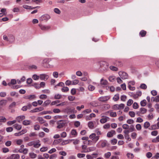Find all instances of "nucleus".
Returning <instances> with one entry per match:
<instances>
[{"instance_id": "obj_31", "label": "nucleus", "mask_w": 159, "mask_h": 159, "mask_svg": "<svg viewBox=\"0 0 159 159\" xmlns=\"http://www.w3.org/2000/svg\"><path fill=\"white\" fill-rule=\"evenodd\" d=\"M110 69L114 71H117L118 70V69L116 67L114 66H110Z\"/></svg>"}, {"instance_id": "obj_20", "label": "nucleus", "mask_w": 159, "mask_h": 159, "mask_svg": "<svg viewBox=\"0 0 159 159\" xmlns=\"http://www.w3.org/2000/svg\"><path fill=\"white\" fill-rule=\"evenodd\" d=\"M108 81L106 80H104L103 78L101 79L100 80V84L101 85H106L107 84Z\"/></svg>"}, {"instance_id": "obj_4", "label": "nucleus", "mask_w": 159, "mask_h": 159, "mask_svg": "<svg viewBox=\"0 0 159 159\" xmlns=\"http://www.w3.org/2000/svg\"><path fill=\"white\" fill-rule=\"evenodd\" d=\"M65 120H61L58 121L57 122V124L58 125L57 126V128L58 129L62 128L64 125Z\"/></svg>"}, {"instance_id": "obj_61", "label": "nucleus", "mask_w": 159, "mask_h": 159, "mask_svg": "<svg viewBox=\"0 0 159 159\" xmlns=\"http://www.w3.org/2000/svg\"><path fill=\"white\" fill-rule=\"evenodd\" d=\"M99 136H96L95 137V138H94L93 140L94 142L95 143H96L99 139Z\"/></svg>"}, {"instance_id": "obj_63", "label": "nucleus", "mask_w": 159, "mask_h": 159, "mask_svg": "<svg viewBox=\"0 0 159 159\" xmlns=\"http://www.w3.org/2000/svg\"><path fill=\"white\" fill-rule=\"evenodd\" d=\"M54 11L57 14H60L61 13L60 11L57 8H55L54 9Z\"/></svg>"}, {"instance_id": "obj_16", "label": "nucleus", "mask_w": 159, "mask_h": 159, "mask_svg": "<svg viewBox=\"0 0 159 159\" xmlns=\"http://www.w3.org/2000/svg\"><path fill=\"white\" fill-rule=\"evenodd\" d=\"M7 103V101L6 100H2L0 101V107L1 108L3 106H5Z\"/></svg>"}, {"instance_id": "obj_26", "label": "nucleus", "mask_w": 159, "mask_h": 159, "mask_svg": "<svg viewBox=\"0 0 159 159\" xmlns=\"http://www.w3.org/2000/svg\"><path fill=\"white\" fill-rule=\"evenodd\" d=\"M146 101L145 99H144L140 103L141 106L142 107L145 106L146 105Z\"/></svg>"}, {"instance_id": "obj_52", "label": "nucleus", "mask_w": 159, "mask_h": 159, "mask_svg": "<svg viewBox=\"0 0 159 159\" xmlns=\"http://www.w3.org/2000/svg\"><path fill=\"white\" fill-rule=\"evenodd\" d=\"M136 128L138 130H140L141 129V126L140 124H137L136 125Z\"/></svg>"}, {"instance_id": "obj_64", "label": "nucleus", "mask_w": 159, "mask_h": 159, "mask_svg": "<svg viewBox=\"0 0 159 159\" xmlns=\"http://www.w3.org/2000/svg\"><path fill=\"white\" fill-rule=\"evenodd\" d=\"M58 73L57 71H54L53 73V75L54 78H57L58 77Z\"/></svg>"}, {"instance_id": "obj_18", "label": "nucleus", "mask_w": 159, "mask_h": 159, "mask_svg": "<svg viewBox=\"0 0 159 159\" xmlns=\"http://www.w3.org/2000/svg\"><path fill=\"white\" fill-rule=\"evenodd\" d=\"M3 39L5 40H6V41H9L10 42V43H11L12 42L13 40H14V37L13 36H12L11 37V40H10L5 35H3Z\"/></svg>"}, {"instance_id": "obj_24", "label": "nucleus", "mask_w": 159, "mask_h": 159, "mask_svg": "<svg viewBox=\"0 0 159 159\" xmlns=\"http://www.w3.org/2000/svg\"><path fill=\"white\" fill-rule=\"evenodd\" d=\"M31 121L28 120H25L23 122V124L25 125H30Z\"/></svg>"}, {"instance_id": "obj_34", "label": "nucleus", "mask_w": 159, "mask_h": 159, "mask_svg": "<svg viewBox=\"0 0 159 159\" xmlns=\"http://www.w3.org/2000/svg\"><path fill=\"white\" fill-rule=\"evenodd\" d=\"M16 105V103L15 102H13L9 106V108L10 109H11L15 107Z\"/></svg>"}, {"instance_id": "obj_32", "label": "nucleus", "mask_w": 159, "mask_h": 159, "mask_svg": "<svg viewBox=\"0 0 159 159\" xmlns=\"http://www.w3.org/2000/svg\"><path fill=\"white\" fill-rule=\"evenodd\" d=\"M32 1L35 2L37 4L39 5L40 3L42 2V0H32Z\"/></svg>"}, {"instance_id": "obj_41", "label": "nucleus", "mask_w": 159, "mask_h": 159, "mask_svg": "<svg viewBox=\"0 0 159 159\" xmlns=\"http://www.w3.org/2000/svg\"><path fill=\"white\" fill-rule=\"evenodd\" d=\"M150 124L148 122H146L144 124V127L145 129L148 128L150 126Z\"/></svg>"}, {"instance_id": "obj_6", "label": "nucleus", "mask_w": 159, "mask_h": 159, "mask_svg": "<svg viewBox=\"0 0 159 159\" xmlns=\"http://www.w3.org/2000/svg\"><path fill=\"white\" fill-rule=\"evenodd\" d=\"M50 18V16L48 14H45L42 15L40 17V20H42L47 21Z\"/></svg>"}, {"instance_id": "obj_28", "label": "nucleus", "mask_w": 159, "mask_h": 159, "mask_svg": "<svg viewBox=\"0 0 159 159\" xmlns=\"http://www.w3.org/2000/svg\"><path fill=\"white\" fill-rule=\"evenodd\" d=\"M152 142L153 143H155L159 142V136H157L156 138L152 139Z\"/></svg>"}, {"instance_id": "obj_55", "label": "nucleus", "mask_w": 159, "mask_h": 159, "mask_svg": "<svg viewBox=\"0 0 159 159\" xmlns=\"http://www.w3.org/2000/svg\"><path fill=\"white\" fill-rule=\"evenodd\" d=\"M40 126L38 125H35L34 126V129L35 130H39Z\"/></svg>"}, {"instance_id": "obj_49", "label": "nucleus", "mask_w": 159, "mask_h": 159, "mask_svg": "<svg viewBox=\"0 0 159 159\" xmlns=\"http://www.w3.org/2000/svg\"><path fill=\"white\" fill-rule=\"evenodd\" d=\"M129 115L132 117H134L135 116V113L133 111H130L129 112Z\"/></svg>"}, {"instance_id": "obj_1", "label": "nucleus", "mask_w": 159, "mask_h": 159, "mask_svg": "<svg viewBox=\"0 0 159 159\" xmlns=\"http://www.w3.org/2000/svg\"><path fill=\"white\" fill-rule=\"evenodd\" d=\"M107 141L106 140H101L96 145L98 148H104L106 147L107 144Z\"/></svg>"}, {"instance_id": "obj_54", "label": "nucleus", "mask_w": 159, "mask_h": 159, "mask_svg": "<svg viewBox=\"0 0 159 159\" xmlns=\"http://www.w3.org/2000/svg\"><path fill=\"white\" fill-rule=\"evenodd\" d=\"M85 156V154L83 153H78L77 154V157L80 158H82L84 157Z\"/></svg>"}, {"instance_id": "obj_60", "label": "nucleus", "mask_w": 159, "mask_h": 159, "mask_svg": "<svg viewBox=\"0 0 159 159\" xmlns=\"http://www.w3.org/2000/svg\"><path fill=\"white\" fill-rule=\"evenodd\" d=\"M39 98L41 99H45L47 98V96L45 94H41L39 96Z\"/></svg>"}, {"instance_id": "obj_38", "label": "nucleus", "mask_w": 159, "mask_h": 159, "mask_svg": "<svg viewBox=\"0 0 159 159\" xmlns=\"http://www.w3.org/2000/svg\"><path fill=\"white\" fill-rule=\"evenodd\" d=\"M69 88L67 87H63L61 89V91L63 92H66L69 91Z\"/></svg>"}, {"instance_id": "obj_51", "label": "nucleus", "mask_w": 159, "mask_h": 159, "mask_svg": "<svg viewBox=\"0 0 159 159\" xmlns=\"http://www.w3.org/2000/svg\"><path fill=\"white\" fill-rule=\"evenodd\" d=\"M140 87L142 89H146L147 88V85L144 84H141L140 86Z\"/></svg>"}, {"instance_id": "obj_25", "label": "nucleus", "mask_w": 159, "mask_h": 159, "mask_svg": "<svg viewBox=\"0 0 159 159\" xmlns=\"http://www.w3.org/2000/svg\"><path fill=\"white\" fill-rule=\"evenodd\" d=\"M37 120L41 124H43L45 122V121L42 117H38L37 118Z\"/></svg>"}, {"instance_id": "obj_37", "label": "nucleus", "mask_w": 159, "mask_h": 159, "mask_svg": "<svg viewBox=\"0 0 159 159\" xmlns=\"http://www.w3.org/2000/svg\"><path fill=\"white\" fill-rule=\"evenodd\" d=\"M88 89L89 90L92 91L95 89V87L92 85H89L88 87Z\"/></svg>"}, {"instance_id": "obj_43", "label": "nucleus", "mask_w": 159, "mask_h": 159, "mask_svg": "<svg viewBox=\"0 0 159 159\" xmlns=\"http://www.w3.org/2000/svg\"><path fill=\"white\" fill-rule=\"evenodd\" d=\"M71 134L73 135L76 136L77 135V133L75 129H73L71 132Z\"/></svg>"}, {"instance_id": "obj_11", "label": "nucleus", "mask_w": 159, "mask_h": 159, "mask_svg": "<svg viewBox=\"0 0 159 159\" xmlns=\"http://www.w3.org/2000/svg\"><path fill=\"white\" fill-rule=\"evenodd\" d=\"M65 111L67 113L70 114L74 112L75 109H72L69 107H67L65 109Z\"/></svg>"}, {"instance_id": "obj_45", "label": "nucleus", "mask_w": 159, "mask_h": 159, "mask_svg": "<svg viewBox=\"0 0 159 159\" xmlns=\"http://www.w3.org/2000/svg\"><path fill=\"white\" fill-rule=\"evenodd\" d=\"M48 59L47 58L45 59L42 61V63L43 64V66L45 67L46 66L45 65V64L48 63Z\"/></svg>"}, {"instance_id": "obj_7", "label": "nucleus", "mask_w": 159, "mask_h": 159, "mask_svg": "<svg viewBox=\"0 0 159 159\" xmlns=\"http://www.w3.org/2000/svg\"><path fill=\"white\" fill-rule=\"evenodd\" d=\"M44 110V108L42 107H37L35 108L34 109L30 111V112L31 113H34L39 112L40 111H42Z\"/></svg>"}, {"instance_id": "obj_36", "label": "nucleus", "mask_w": 159, "mask_h": 159, "mask_svg": "<svg viewBox=\"0 0 159 159\" xmlns=\"http://www.w3.org/2000/svg\"><path fill=\"white\" fill-rule=\"evenodd\" d=\"M133 103V100L131 99H129L128 101L127 102V105L128 106H130Z\"/></svg>"}, {"instance_id": "obj_9", "label": "nucleus", "mask_w": 159, "mask_h": 159, "mask_svg": "<svg viewBox=\"0 0 159 159\" xmlns=\"http://www.w3.org/2000/svg\"><path fill=\"white\" fill-rule=\"evenodd\" d=\"M36 97V96L34 95H30L25 96L24 98L25 99H29L30 100H32L35 98Z\"/></svg>"}, {"instance_id": "obj_29", "label": "nucleus", "mask_w": 159, "mask_h": 159, "mask_svg": "<svg viewBox=\"0 0 159 159\" xmlns=\"http://www.w3.org/2000/svg\"><path fill=\"white\" fill-rule=\"evenodd\" d=\"M146 34V32L144 30H142L139 33V34L141 37H143L145 36Z\"/></svg>"}, {"instance_id": "obj_56", "label": "nucleus", "mask_w": 159, "mask_h": 159, "mask_svg": "<svg viewBox=\"0 0 159 159\" xmlns=\"http://www.w3.org/2000/svg\"><path fill=\"white\" fill-rule=\"evenodd\" d=\"M68 100L70 101H73L75 100V97L73 96H69L68 97Z\"/></svg>"}, {"instance_id": "obj_21", "label": "nucleus", "mask_w": 159, "mask_h": 159, "mask_svg": "<svg viewBox=\"0 0 159 159\" xmlns=\"http://www.w3.org/2000/svg\"><path fill=\"white\" fill-rule=\"evenodd\" d=\"M88 126L91 129L94 128V124L93 121H90L88 122Z\"/></svg>"}, {"instance_id": "obj_57", "label": "nucleus", "mask_w": 159, "mask_h": 159, "mask_svg": "<svg viewBox=\"0 0 159 159\" xmlns=\"http://www.w3.org/2000/svg\"><path fill=\"white\" fill-rule=\"evenodd\" d=\"M111 153L110 152H108L105 154V157L106 158H109L111 156Z\"/></svg>"}, {"instance_id": "obj_59", "label": "nucleus", "mask_w": 159, "mask_h": 159, "mask_svg": "<svg viewBox=\"0 0 159 159\" xmlns=\"http://www.w3.org/2000/svg\"><path fill=\"white\" fill-rule=\"evenodd\" d=\"M126 122L128 124H133L134 122V121L133 120L130 119L128 120Z\"/></svg>"}, {"instance_id": "obj_33", "label": "nucleus", "mask_w": 159, "mask_h": 159, "mask_svg": "<svg viewBox=\"0 0 159 159\" xmlns=\"http://www.w3.org/2000/svg\"><path fill=\"white\" fill-rule=\"evenodd\" d=\"M16 120H14L11 121H9L7 122V124L9 126L15 123L16 122Z\"/></svg>"}, {"instance_id": "obj_14", "label": "nucleus", "mask_w": 159, "mask_h": 159, "mask_svg": "<svg viewBox=\"0 0 159 159\" xmlns=\"http://www.w3.org/2000/svg\"><path fill=\"white\" fill-rule=\"evenodd\" d=\"M82 148L83 150L81 151L82 152L85 153L89 152V151H88V148H87V147L86 145H82Z\"/></svg>"}, {"instance_id": "obj_40", "label": "nucleus", "mask_w": 159, "mask_h": 159, "mask_svg": "<svg viewBox=\"0 0 159 159\" xmlns=\"http://www.w3.org/2000/svg\"><path fill=\"white\" fill-rule=\"evenodd\" d=\"M96 148L95 147H90L88 148V151L89 152L94 151L96 150Z\"/></svg>"}, {"instance_id": "obj_27", "label": "nucleus", "mask_w": 159, "mask_h": 159, "mask_svg": "<svg viewBox=\"0 0 159 159\" xmlns=\"http://www.w3.org/2000/svg\"><path fill=\"white\" fill-rule=\"evenodd\" d=\"M127 156L128 158L131 159L134 158V155L133 154L130 153H128L126 155Z\"/></svg>"}, {"instance_id": "obj_13", "label": "nucleus", "mask_w": 159, "mask_h": 159, "mask_svg": "<svg viewBox=\"0 0 159 159\" xmlns=\"http://www.w3.org/2000/svg\"><path fill=\"white\" fill-rule=\"evenodd\" d=\"M116 132L115 130H111L107 133V136L108 138H110L113 136L114 134H115Z\"/></svg>"}, {"instance_id": "obj_19", "label": "nucleus", "mask_w": 159, "mask_h": 159, "mask_svg": "<svg viewBox=\"0 0 159 159\" xmlns=\"http://www.w3.org/2000/svg\"><path fill=\"white\" fill-rule=\"evenodd\" d=\"M108 119L109 118L108 117L105 116L104 118L100 120V122L102 124L104 123L107 122V119Z\"/></svg>"}, {"instance_id": "obj_8", "label": "nucleus", "mask_w": 159, "mask_h": 159, "mask_svg": "<svg viewBox=\"0 0 159 159\" xmlns=\"http://www.w3.org/2000/svg\"><path fill=\"white\" fill-rule=\"evenodd\" d=\"M40 79L41 80H47L49 78V76L46 74H41L40 75Z\"/></svg>"}, {"instance_id": "obj_23", "label": "nucleus", "mask_w": 159, "mask_h": 159, "mask_svg": "<svg viewBox=\"0 0 159 159\" xmlns=\"http://www.w3.org/2000/svg\"><path fill=\"white\" fill-rule=\"evenodd\" d=\"M52 112L51 111H44L39 113L40 115H44L47 114H52Z\"/></svg>"}, {"instance_id": "obj_35", "label": "nucleus", "mask_w": 159, "mask_h": 159, "mask_svg": "<svg viewBox=\"0 0 159 159\" xmlns=\"http://www.w3.org/2000/svg\"><path fill=\"white\" fill-rule=\"evenodd\" d=\"M29 155L32 158H34L37 156V155L33 152L30 153H29Z\"/></svg>"}, {"instance_id": "obj_50", "label": "nucleus", "mask_w": 159, "mask_h": 159, "mask_svg": "<svg viewBox=\"0 0 159 159\" xmlns=\"http://www.w3.org/2000/svg\"><path fill=\"white\" fill-rule=\"evenodd\" d=\"M133 107L134 109H137L139 107L138 103L136 102H134L133 104Z\"/></svg>"}, {"instance_id": "obj_62", "label": "nucleus", "mask_w": 159, "mask_h": 159, "mask_svg": "<svg viewBox=\"0 0 159 159\" xmlns=\"http://www.w3.org/2000/svg\"><path fill=\"white\" fill-rule=\"evenodd\" d=\"M57 155L56 154H52L50 155L49 157L50 159H54L57 157Z\"/></svg>"}, {"instance_id": "obj_17", "label": "nucleus", "mask_w": 159, "mask_h": 159, "mask_svg": "<svg viewBox=\"0 0 159 159\" xmlns=\"http://www.w3.org/2000/svg\"><path fill=\"white\" fill-rule=\"evenodd\" d=\"M40 142V141L39 140H38L36 142H34L33 145L34 147L36 148H39L41 146V144L39 143Z\"/></svg>"}, {"instance_id": "obj_22", "label": "nucleus", "mask_w": 159, "mask_h": 159, "mask_svg": "<svg viewBox=\"0 0 159 159\" xmlns=\"http://www.w3.org/2000/svg\"><path fill=\"white\" fill-rule=\"evenodd\" d=\"M13 127L16 129H17L18 130H20L22 128V126L21 125L18 124H16L14 125H13Z\"/></svg>"}, {"instance_id": "obj_58", "label": "nucleus", "mask_w": 159, "mask_h": 159, "mask_svg": "<svg viewBox=\"0 0 159 159\" xmlns=\"http://www.w3.org/2000/svg\"><path fill=\"white\" fill-rule=\"evenodd\" d=\"M48 149L47 147H43L40 149V151L42 152H44L47 151Z\"/></svg>"}, {"instance_id": "obj_48", "label": "nucleus", "mask_w": 159, "mask_h": 159, "mask_svg": "<svg viewBox=\"0 0 159 159\" xmlns=\"http://www.w3.org/2000/svg\"><path fill=\"white\" fill-rule=\"evenodd\" d=\"M117 140L116 139H112L111 140V143L112 145H115L117 143Z\"/></svg>"}, {"instance_id": "obj_47", "label": "nucleus", "mask_w": 159, "mask_h": 159, "mask_svg": "<svg viewBox=\"0 0 159 159\" xmlns=\"http://www.w3.org/2000/svg\"><path fill=\"white\" fill-rule=\"evenodd\" d=\"M6 121V119L4 117L0 116V121L1 122H5Z\"/></svg>"}, {"instance_id": "obj_12", "label": "nucleus", "mask_w": 159, "mask_h": 159, "mask_svg": "<svg viewBox=\"0 0 159 159\" xmlns=\"http://www.w3.org/2000/svg\"><path fill=\"white\" fill-rule=\"evenodd\" d=\"M20 156L18 154H12L9 157L10 159H18L19 158Z\"/></svg>"}, {"instance_id": "obj_44", "label": "nucleus", "mask_w": 159, "mask_h": 159, "mask_svg": "<svg viewBox=\"0 0 159 159\" xmlns=\"http://www.w3.org/2000/svg\"><path fill=\"white\" fill-rule=\"evenodd\" d=\"M23 7L25 9H32V7L28 5H24L23 6Z\"/></svg>"}, {"instance_id": "obj_39", "label": "nucleus", "mask_w": 159, "mask_h": 159, "mask_svg": "<svg viewBox=\"0 0 159 159\" xmlns=\"http://www.w3.org/2000/svg\"><path fill=\"white\" fill-rule=\"evenodd\" d=\"M140 111L142 114H144L147 112V110L144 108L142 107L140 109Z\"/></svg>"}, {"instance_id": "obj_42", "label": "nucleus", "mask_w": 159, "mask_h": 159, "mask_svg": "<svg viewBox=\"0 0 159 159\" xmlns=\"http://www.w3.org/2000/svg\"><path fill=\"white\" fill-rule=\"evenodd\" d=\"M32 78L34 80H39V76L36 74H34L33 75Z\"/></svg>"}, {"instance_id": "obj_3", "label": "nucleus", "mask_w": 159, "mask_h": 159, "mask_svg": "<svg viewBox=\"0 0 159 159\" xmlns=\"http://www.w3.org/2000/svg\"><path fill=\"white\" fill-rule=\"evenodd\" d=\"M125 106L124 104L121 103L120 104H115L113 106L112 108L114 110H120L123 109Z\"/></svg>"}, {"instance_id": "obj_53", "label": "nucleus", "mask_w": 159, "mask_h": 159, "mask_svg": "<svg viewBox=\"0 0 159 159\" xmlns=\"http://www.w3.org/2000/svg\"><path fill=\"white\" fill-rule=\"evenodd\" d=\"M13 128L12 127H8L6 128V130L8 132H11L13 131Z\"/></svg>"}, {"instance_id": "obj_10", "label": "nucleus", "mask_w": 159, "mask_h": 159, "mask_svg": "<svg viewBox=\"0 0 159 159\" xmlns=\"http://www.w3.org/2000/svg\"><path fill=\"white\" fill-rule=\"evenodd\" d=\"M39 26L41 29L43 30H47L50 28V27L49 26H46L41 24H39Z\"/></svg>"}, {"instance_id": "obj_5", "label": "nucleus", "mask_w": 159, "mask_h": 159, "mask_svg": "<svg viewBox=\"0 0 159 159\" xmlns=\"http://www.w3.org/2000/svg\"><path fill=\"white\" fill-rule=\"evenodd\" d=\"M110 97V96H106L103 97H101L99 98L98 100L100 101L104 102L109 99Z\"/></svg>"}, {"instance_id": "obj_15", "label": "nucleus", "mask_w": 159, "mask_h": 159, "mask_svg": "<svg viewBox=\"0 0 159 159\" xmlns=\"http://www.w3.org/2000/svg\"><path fill=\"white\" fill-rule=\"evenodd\" d=\"M25 118V116L24 115L19 116L17 117L16 119L18 122L20 123Z\"/></svg>"}, {"instance_id": "obj_46", "label": "nucleus", "mask_w": 159, "mask_h": 159, "mask_svg": "<svg viewBox=\"0 0 159 159\" xmlns=\"http://www.w3.org/2000/svg\"><path fill=\"white\" fill-rule=\"evenodd\" d=\"M61 95L59 94H57L55 95L54 96V98L56 99H60L61 97Z\"/></svg>"}, {"instance_id": "obj_30", "label": "nucleus", "mask_w": 159, "mask_h": 159, "mask_svg": "<svg viewBox=\"0 0 159 159\" xmlns=\"http://www.w3.org/2000/svg\"><path fill=\"white\" fill-rule=\"evenodd\" d=\"M119 94H115L114 97L113 98V100L115 101H116L117 100H118L119 99Z\"/></svg>"}, {"instance_id": "obj_2", "label": "nucleus", "mask_w": 159, "mask_h": 159, "mask_svg": "<svg viewBox=\"0 0 159 159\" xmlns=\"http://www.w3.org/2000/svg\"><path fill=\"white\" fill-rule=\"evenodd\" d=\"M119 75L120 77L123 80L127 79L128 78V74L125 72L120 71L119 72Z\"/></svg>"}]
</instances>
